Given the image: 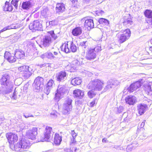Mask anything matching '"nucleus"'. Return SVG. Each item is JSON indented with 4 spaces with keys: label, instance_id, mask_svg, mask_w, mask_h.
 <instances>
[{
    "label": "nucleus",
    "instance_id": "f257e3e1",
    "mask_svg": "<svg viewBox=\"0 0 152 152\" xmlns=\"http://www.w3.org/2000/svg\"><path fill=\"white\" fill-rule=\"evenodd\" d=\"M10 76L7 73H5L2 75L0 80L1 84L4 87L6 90L4 93L6 94L12 91L13 84L10 80Z\"/></svg>",
    "mask_w": 152,
    "mask_h": 152
},
{
    "label": "nucleus",
    "instance_id": "f03ea898",
    "mask_svg": "<svg viewBox=\"0 0 152 152\" xmlns=\"http://www.w3.org/2000/svg\"><path fill=\"white\" fill-rule=\"evenodd\" d=\"M48 33L49 34L44 36L40 42L41 45L44 47L49 46L52 43L53 40H55L57 37L53 31H50Z\"/></svg>",
    "mask_w": 152,
    "mask_h": 152
},
{
    "label": "nucleus",
    "instance_id": "7ed1b4c3",
    "mask_svg": "<svg viewBox=\"0 0 152 152\" xmlns=\"http://www.w3.org/2000/svg\"><path fill=\"white\" fill-rule=\"evenodd\" d=\"M72 99L68 97L65 99L62 108V113L64 115L69 114L72 110Z\"/></svg>",
    "mask_w": 152,
    "mask_h": 152
},
{
    "label": "nucleus",
    "instance_id": "20e7f679",
    "mask_svg": "<svg viewBox=\"0 0 152 152\" xmlns=\"http://www.w3.org/2000/svg\"><path fill=\"white\" fill-rule=\"evenodd\" d=\"M104 84L102 81L97 79L91 82L89 84L90 89H94L95 90L101 91L102 89Z\"/></svg>",
    "mask_w": 152,
    "mask_h": 152
},
{
    "label": "nucleus",
    "instance_id": "39448f33",
    "mask_svg": "<svg viewBox=\"0 0 152 152\" xmlns=\"http://www.w3.org/2000/svg\"><path fill=\"white\" fill-rule=\"evenodd\" d=\"M66 92V90L64 86L59 85L56 93L54 99L56 101H58L64 97Z\"/></svg>",
    "mask_w": 152,
    "mask_h": 152
},
{
    "label": "nucleus",
    "instance_id": "423d86ee",
    "mask_svg": "<svg viewBox=\"0 0 152 152\" xmlns=\"http://www.w3.org/2000/svg\"><path fill=\"white\" fill-rule=\"evenodd\" d=\"M131 31L129 29H126L123 34H118L116 35L118 42L122 43L128 39L131 36Z\"/></svg>",
    "mask_w": 152,
    "mask_h": 152
},
{
    "label": "nucleus",
    "instance_id": "0eeeda50",
    "mask_svg": "<svg viewBox=\"0 0 152 152\" xmlns=\"http://www.w3.org/2000/svg\"><path fill=\"white\" fill-rule=\"evenodd\" d=\"M44 79L40 77H38L35 79L33 84L34 88L36 90L42 89L44 84Z\"/></svg>",
    "mask_w": 152,
    "mask_h": 152
},
{
    "label": "nucleus",
    "instance_id": "6e6552de",
    "mask_svg": "<svg viewBox=\"0 0 152 152\" xmlns=\"http://www.w3.org/2000/svg\"><path fill=\"white\" fill-rule=\"evenodd\" d=\"M37 128L33 127L27 130L26 132V137L28 139L34 140L37 134Z\"/></svg>",
    "mask_w": 152,
    "mask_h": 152
},
{
    "label": "nucleus",
    "instance_id": "1a4fd4ad",
    "mask_svg": "<svg viewBox=\"0 0 152 152\" xmlns=\"http://www.w3.org/2000/svg\"><path fill=\"white\" fill-rule=\"evenodd\" d=\"M27 66H23L19 67L18 68V73L20 77H23V78L26 79L29 77L30 74H26Z\"/></svg>",
    "mask_w": 152,
    "mask_h": 152
},
{
    "label": "nucleus",
    "instance_id": "9d476101",
    "mask_svg": "<svg viewBox=\"0 0 152 152\" xmlns=\"http://www.w3.org/2000/svg\"><path fill=\"white\" fill-rule=\"evenodd\" d=\"M6 137L8 141L10 144V147L13 146V145L18 140V137L17 134L10 132L6 134Z\"/></svg>",
    "mask_w": 152,
    "mask_h": 152
},
{
    "label": "nucleus",
    "instance_id": "9b49d317",
    "mask_svg": "<svg viewBox=\"0 0 152 152\" xmlns=\"http://www.w3.org/2000/svg\"><path fill=\"white\" fill-rule=\"evenodd\" d=\"M52 131V128L51 127L46 126L44 135L41 137V141L42 142H48Z\"/></svg>",
    "mask_w": 152,
    "mask_h": 152
},
{
    "label": "nucleus",
    "instance_id": "f8f14e48",
    "mask_svg": "<svg viewBox=\"0 0 152 152\" xmlns=\"http://www.w3.org/2000/svg\"><path fill=\"white\" fill-rule=\"evenodd\" d=\"M42 27V24L38 20L34 21L29 25V29L32 30H41Z\"/></svg>",
    "mask_w": 152,
    "mask_h": 152
},
{
    "label": "nucleus",
    "instance_id": "ddd939ff",
    "mask_svg": "<svg viewBox=\"0 0 152 152\" xmlns=\"http://www.w3.org/2000/svg\"><path fill=\"white\" fill-rule=\"evenodd\" d=\"M142 83L140 81H137L132 84L130 86L126 88V90L130 92H133L140 88Z\"/></svg>",
    "mask_w": 152,
    "mask_h": 152
},
{
    "label": "nucleus",
    "instance_id": "4468645a",
    "mask_svg": "<svg viewBox=\"0 0 152 152\" xmlns=\"http://www.w3.org/2000/svg\"><path fill=\"white\" fill-rule=\"evenodd\" d=\"M54 85L55 83L54 80L52 79L50 80L48 82L47 86L44 89L45 93L47 95H48Z\"/></svg>",
    "mask_w": 152,
    "mask_h": 152
},
{
    "label": "nucleus",
    "instance_id": "2eb2a0df",
    "mask_svg": "<svg viewBox=\"0 0 152 152\" xmlns=\"http://www.w3.org/2000/svg\"><path fill=\"white\" fill-rule=\"evenodd\" d=\"M56 80L59 82H63L66 79V73L65 71H62L56 74Z\"/></svg>",
    "mask_w": 152,
    "mask_h": 152
},
{
    "label": "nucleus",
    "instance_id": "dca6fc26",
    "mask_svg": "<svg viewBox=\"0 0 152 152\" xmlns=\"http://www.w3.org/2000/svg\"><path fill=\"white\" fill-rule=\"evenodd\" d=\"M21 148L24 151L28 149L31 146V143L29 140L27 139L23 138L21 140Z\"/></svg>",
    "mask_w": 152,
    "mask_h": 152
},
{
    "label": "nucleus",
    "instance_id": "f3484780",
    "mask_svg": "<svg viewBox=\"0 0 152 152\" xmlns=\"http://www.w3.org/2000/svg\"><path fill=\"white\" fill-rule=\"evenodd\" d=\"M118 82L117 81H113L112 80H110L107 82V85L105 87L104 91H105L108 90L113 88L118 85Z\"/></svg>",
    "mask_w": 152,
    "mask_h": 152
},
{
    "label": "nucleus",
    "instance_id": "a211bd4d",
    "mask_svg": "<svg viewBox=\"0 0 152 152\" xmlns=\"http://www.w3.org/2000/svg\"><path fill=\"white\" fill-rule=\"evenodd\" d=\"M73 94L75 97L80 99H82L84 95L83 91L78 89L74 90Z\"/></svg>",
    "mask_w": 152,
    "mask_h": 152
},
{
    "label": "nucleus",
    "instance_id": "6ab92c4d",
    "mask_svg": "<svg viewBox=\"0 0 152 152\" xmlns=\"http://www.w3.org/2000/svg\"><path fill=\"white\" fill-rule=\"evenodd\" d=\"M147 107V105L144 104H139L137 106V110L139 113L140 115L143 114L146 110V108Z\"/></svg>",
    "mask_w": 152,
    "mask_h": 152
},
{
    "label": "nucleus",
    "instance_id": "aec40b11",
    "mask_svg": "<svg viewBox=\"0 0 152 152\" xmlns=\"http://www.w3.org/2000/svg\"><path fill=\"white\" fill-rule=\"evenodd\" d=\"M125 100L126 103L130 105L134 104L136 101L135 97L132 96H130L126 97Z\"/></svg>",
    "mask_w": 152,
    "mask_h": 152
},
{
    "label": "nucleus",
    "instance_id": "412c9836",
    "mask_svg": "<svg viewBox=\"0 0 152 152\" xmlns=\"http://www.w3.org/2000/svg\"><path fill=\"white\" fill-rule=\"evenodd\" d=\"M82 21H85L84 26L86 28L89 27L91 28H93L94 27V23L92 19L85 20V18H83L82 19Z\"/></svg>",
    "mask_w": 152,
    "mask_h": 152
},
{
    "label": "nucleus",
    "instance_id": "4be33fe9",
    "mask_svg": "<svg viewBox=\"0 0 152 152\" xmlns=\"http://www.w3.org/2000/svg\"><path fill=\"white\" fill-rule=\"evenodd\" d=\"M65 10V5L63 3H58L56 4V11L57 13L63 12Z\"/></svg>",
    "mask_w": 152,
    "mask_h": 152
},
{
    "label": "nucleus",
    "instance_id": "5701e85b",
    "mask_svg": "<svg viewBox=\"0 0 152 152\" xmlns=\"http://www.w3.org/2000/svg\"><path fill=\"white\" fill-rule=\"evenodd\" d=\"M82 31V29L80 27H78L73 29L72 31V34L75 36H77L80 35Z\"/></svg>",
    "mask_w": 152,
    "mask_h": 152
},
{
    "label": "nucleus",
    "instance_id": "b1692460",
    "mask_svg": "<svg viewBox=\"0 0 152 152\" xmlns=\"http://www.w3.org/2000/svg\"><path fill=\"white\" fill-rule=\"evenodd\" d=\"M62 141L61 136L58 134H56L54 138V143L56 145H59Z\"/></svg>",
    "mask_w": 152,
    "mask_h": 152
},
{
    "label": "nucleus",
    "instance_id": "393cba45",
    "mask_svg": "<svg viewBox=\"0 0 152 152\" xmlns=\"http://www.w3.org/2000/svg\"><path fill=\"white\" fill-rule=\"evenodd\" d=\"M14 149L17 151L21 152L24 151L21 148V144L20 140V142H18L16 144L13 145Z\"/></svg>",
    "mask_w": 152,
    "mask_h": 152
},
{
    "label": "nucleus",
    "instance_id": "a878e982",
    "mask_svg": "<svg viewBox=\"0 0 152 152\" xmlns=\"http://www.w3.org/2000/svg\"><path fill=\"white\" fill-rule=\"evenodd\" d=\"M4 10L5 11H12L13 9V7L11 4H10L9 2L6 1L5 3Z\"/></svg>",
    "mask_w": 152,
    "mask_h": 152
},
{
    "label": "nucleus",
    "instance_id": "bb28decb",
    "mask_svg": "<svg viewBox=\"0 0 152 152\" xmlns=\"http://www.w3.org/2000/svg\"><path fill=\"white\" fill-rule=\"evenodd\" d=\"M81 82V80L78 77H76L72 79L71 81L72 84L74 86L80 85Z\"/></svg>",
    "mask_w": 152,
    "mask_h": 152
},
{
    "label": "nucleus",
    "instance_id": "cd10ccee",
    "mask_svg": "<svg viewBox=\"0 0 152 152\" xmlns=\"http://www.w3.org/2000/svg\"><path fill=\"white\" fill-rule=\"evenodd\" d=\"M145 16L148 18L151 19L149 20L151 21V25L152 24V11L148 10H146L144 12Z\"/></svg>",
    "mask_w": 152,
    "mask_h": 152
},
{
    "label": "nucleus",
    "instance_id": "c85d7f7f",
    "mask_svg": "<svg viewBox=\"0 0 152 152\" xmlns=\"http://www.w3.org/2000/svg\"><path fill=\"white\" fill-rule=\"evenodd\" d=\"M31 7V3L30 1L23 2L22 3V7L24 9L28 10Z\"/></svg>",
    "mask_w": 152,
    "mask_h": 152
},
{
    "label": "nucleus",
    "instance_id": "c756f323",
    "mask_svg": "<svg viewBox=\"0 0 152 152\" xmlns=\"http://www.w3.org/2000/svg\"><path fill=\"white\" fill-rule=\"evenodd\" d=\"M70 42H67V43H65L61 46V50L66 53H69L70 50L68 47L69 43V44Z\"/></svg>",
    "mask_w": 152,
    "mask_h": 152
},
{
    "label": "nucleus",
    "instance_id": "7c9ffc66",
    "mask_svg": "<svg viewBox=\"0 0 152 152\" xmlns=\"http://www.w3.org/2000/svg\"><path fill=\"white\" fill-rule=\"evenodd\" d=\"M87 55L90 57H96L97 53L93 48H90L88 51Z\"/></svg>",
    "mask_w": 152,
    "mask_h": 152
},
{
    "label": "nucleus",
    "instance_id": "2f4dec72",
    "mask_svg": "<svg viewBox=\"0 0 152 152\" xmlns=\"http://www.w3.org/2000/svg\"><path fill=\"white\" fill-rule=\"evenodd\" d=\"M15 57H23L25 56V53L21 50H17L15 52Z\"/></svg>",
    "mask_w": 152,
    "mask_h": 152
},
{
    "label": "nucleus",
    "instance_id": "473e14b6",
    "mask_svg": "<svg viewBox=\"0 0 152 152\" xmlns=\"http://www.w3.org/2000/svg\"><path fill=\"white\" fill-rule=\"evenodd\" d=\"M123 24L125 25H127L128 26L131 25L133 23L132 19L131 18H128L127 19H125L123 23Z\"/></svg>",
    "mask_w": 152,
    "mask_h": 152
},
{
    "label": "nucleus",
    "instance_id": "72a5a7b5",
    "mask_svg": "<svg viewBox=\"0 0 152 152\" xmlns=\"http://www.w3.org/2000/svg\"><path fill=\"white\" fill-rule=\"evenodd\" d=\"M99 21L100 24L107 25L109 24V21L107 20L104 18H100Z\"/></svg>",
    "mask_w": 152,
    "mask_h": 152
},
{
    "label": "nucleus",
    "instance_id": "f704fd0d",
    "mask_svg": "<svg viewBox=\"0 0 152 152\" xmlns=\"http://www.w3.org/2000/svg\"><path fill=\"white\" fill-rule=\"evenodd\" d=\"M69 44L70 45V50L72 52H75L77 50V47L74 44L73 42H69Z\"/></svg>",
    "mask_w": 152,
    "mask_h": 152
},
{
    "label": "nucleus",
    "instance_id": "c9c22d12",
    "mask_svg": "<svg viewBox=\"0 0 152 152\" xmlns=\"http://www.w3.org/2000/svg\"><path fill=\"white\" fill-rule=\"evenodd\" d=\"M91 90L89 91L88 93V96L91 98H93L94 97L96 94V93L94 91V89H91Z\"/></svg>",
    "mask_w": 152,
    "mask_h": 152
},
{
    "label": "nucleus",
    "instance_id": "e433bc0d",
    "mask_svg": "<svg viewBox=\"0 0 152 152\" xmlns=\"http://www.w3.org/2000/svg\"><path fill=\"white\" fill-rule=\"evenodd\" d=\"M19 1L20 0H12L11 2V4L14 6L16 10L17 9L18 3Z\"/></svg>",
    "mask_w": 152,
    "mask_h": 152
},
{
    "label": "nucleus",
    "instance_id": "4c0bfd02",
    "mask_svg": "<svg viewBox=\"0 0 152 152\" xmlns=\"http://www.w3.org/2000/svg\"><path fill=\"white\" fill-rule=\"evenodd\" d=\"M94 51L97 54L102 50L101 46L100 44H98L94 48H93Z\"/></svg>",
    "mask_w": 152,
    "mask_h": 152
},
{
    "label": "nucleus",
    "instance_id": "58836bf2",
    "mask_svg": "<svg viewBox=\"0 0 152 152\" xmlns=\"http://www.w3.org/2000/svg\"><path fill=\"white\" fill-rule=\"evenodd\" d=\"M137 146H134L133 144L128 145L126 149V151L127 152H131L132 149H134Z\"/></svg>",
    "mask_w": 152,
    "mask_h": 152
},
{
    "label": "nucleus",
    "instance_id": "ea45409f",
    "mask_svg": "<svg viewBox=\"0 0 152 152\" xmlns=\"http://www.w3.org/2000/svg\"><path fill=\"white\" fill-rule=\"evenodd\" d=\"M4 59L10 63H12L16 61V58H4Z\"/></svg>",
    "mask_w": 152,
    "mask_h": 152
},
{
    "label": "nucleus",
    "instance_id": "a19ab883",
    "mask_svg": "<svg viewBox=\"0 0 152 152\" xmlns=\"http://www.w3.org/2000/svg\"><path fill=\"white\" fill-rule=\"evenodd\" d=\"M44 57H54L53 56V54L50 51H48L43 55Z\"/></svg>",
    "mask_w": 152,
    "mask_h": 152
},
{
    "label": "nucleus",
    "instance_id": "79ce46f5",
    "mask_svg": "<svg viewBox=\"0 0 152 152\" xmlns=\"http://www.w3.org/2000/svg\"><path fill=\"white\" fill-rule=\"evenodd\" d=\"M49 12L47 8L44 9L41 11V14L42 15L45 16H47L48 15Z\"/></svg>",
    "mask_w": 152,
    "mask_h": 152
},
{
    "label": "nucleus",
    "instance_id": "37998d69",
    "mask_svg": "<svg viewBox=\"0 0 152 152\" xmlns=\"http://www.w3.org/2000/svg\"><path fill=\"white\" fill-rule=\"evenodd\" d=\"M19 27L18 24H12L10 26H8L9 30L12 29H16Z\"/></svg>",
    "mask_w": 152,
    "mask_h": 152
},
{
    "label": "nucleus",
    "instance_id": "c03bdc74",
    "mask_svg": "<svg viewBox=\"0 0 152 152\" xmlns=\"http://www.w3.org/2000/svg\"><path fill=\"white\" fill-rule=\"evenodd\" d=\"M58 21L56 20H55L49 22V25L51 26L57 25H58Z\"/></svg>",
    "mask_w": 152,
    "mask_h": 152
},
{
    "label": "nucleus",
    "instance_id": "a18cd8bd",
    "mask_svg": "<svg viewBox=\"0 0 152 152\" xmlns=\"http://www.w3.org/2000/svg\"><path fill=\"white\" fill-rule=\"evenodd\" d=\"M27 70H26V74H30L29 77L31 75L32 72H33V69L30 67L27 66Z\"/></svg>",
    "mask_w": 152,
    "mask_h": 152
},
{
    "label": "nucleus",
    "instance_id": "49530a36",
    "mask_svg": "<svg viewBox=\"0 0 152 152\" xmlns=\"http://www.w3.org/2000/svg\"><path fill=\"white\" fill-rule=\"evenodd\" d=\"M124 107L122 106H120L117 108V111L118 113H120L124 110Z\"/></svg>",
    "mask_w": 152,
    "mask_h": 152
},
{
    "label": "nucleus",
    "instance_id": "de8ad7c7",
    "mask_svg": "<svg viewBox=\"0 0 152 152\" xmlns=\"http://www.w3.org/2000/svg\"><path fill=\"white\" fill-rule=\"evenodd\" d=\"M104 12L102 10L96 11V13L98 15H102L104 14Z\"/></svg>",
    "mask_w": 152,
    "mask_h": 152
},
{
    "label": "nucleus",
    "instance_id": "09e8293b",
    "mask_svg": "<svg viewBox=\"0 0 152 152\" xmlns=\"http://www.w3.org/2000/svg\"><path fill=\"white\" fill-rule=\"evenodd\" d=\"M98 99H94L92 102L90 103V106L92 107L94 106V105L95 104L96 102H97Z\"/></svg>",
    "mask_w": 152,
    "mask_h": 152
},
{
    "label": "nucleus",
    "instance_id": "8fccbe9b",
    "mask_svg": "<svg viewBox=\"0 0 152 152\" xmlns=\"http://www.w3.org/2000/svg\"><path fill=\"white\" fill-rule=\"evenodd\" d=\"M76 142L75 138H72L71 139V140L70 142V144L71 145H74Z\"/></svg>",
    "mask_w": 152,
    "mask_h": 152
},
{
    "label": "nucleus",
    "instance_id": "3c124183",
    "mask_svg": "<svg viewBox=\"0 0 152 152\" xmlns=\"http://www.w3.org/2000/svg\"><path fill=\"white\" fill-rule=\"evenodd\" d=\"M80 45L81 47L84 46H87L88 43L86 41L84 42L83 41L81 42L80 43Z\"/></svg>",
    "mask_w": 152,
    "mask_h": 152
},
{
    "label": "nucleus",
    "instance_id": "603ef678",
    "mask_svg": "<svg viewBox=\"0 0 152 152\" xmlns=\"http://www.w3.org/2000/svg\"><path fill=\"white\" fill-rule=\"evenodd\" d=\"M71 134L72 138H75L77 135V134L75 132L74 130L72 131Z\"/></svg>",
    "mask_w": 152,
    "mask_h": 152
},
{
    "label": "nucleus",
    "instance_id": "864d4df0",
    "mask_svg": "<svg viewBox=\"0 0 152 152\" xmlns=\"http://www.w3.org/2000/svg\"><path fill=\"white\" fill-rule=\"evenodd\" d=\"M50 64L49 63H44L40 65H39L40 67L42 68L43 66H46V67H49Z\"/></svg>",
    "mask_w": 152,
    "mask_h": 152
},
{
    "label": "nucleus",
    "instance_id": "5fc2aeb1",
    "mask_svg": "<svg viewBox=\"0 0 152 152\" xmlns=\"http://www.w3.org/2000/svg\"><path fill=\"white\" fill-rule=\"evenodd\" d=\"M17 98V96L16 95V92L14 91L13 94L12 96V98L14 99H16Z\"/></svg>",
    "mask_w": 152,
    "mask_h": 152
},
{
    "label": "nucleus",
    "instance_id": "6e6d98bb",
    "mask_svg": "<svg viewBox=\"0 0 152 152\" xmlns=\"http://www.w3.org/2000/svg\"><path fill=\"white\" fill-rule=\"evenodd\" d=\"M148 89L149 91H148V94L151 95L152 94V90L151 89V88L150 86L148 87Z\"/></svg>",
    "mask_w": 152,
    "mask_h": 152
},
{
    "label": "nucleus",
    "instance_id": "4d7b16f0",
    "mask_svg": "<svg viewBox=\"0 0 152 152\" xmlns=\"http://www.w3.org/2000/svg\"><path fill=\"white\" fill-rule=\"evenodd\" d=\"M10 53L8 52H6L4 53V57H10Z\"/></svg>",
    "mask_w": 152,
    "mask_h": 152
},
{
    "label": "nucleus",
    "instance_id": "13d9d810",
    "mask_svg": "<svg viewBox=\"0 0 152 152\" xmlns=\"http://www.w3.org/2000/svg\"><path fill=\"white\" fill-rule=\"evenodd\" d=\"M7 30H9L8 28V26L4 28L1 30L0 31V32H3Z\"/></svg>",
    "mask_w": 152,
    "mask_h": 152
},
{
    "label": "nucleus",
    "instance_id": "bf43d9fd",
    "mask_svg": "<svg viewBox=\"0 0 152 152\" xmlns=\"http://www.w3.org/2000/svg\"><path fill=\"white\" fill-rule=\"evenodd\" d=\"M23 115L26 118H28L29 117H33V115H29H29H27V114L25 115L24 114Z\"/></svg>",
    "mask_w": 152,
    "mask_h": 152
},
{
    "label": "nucleus",
    "instance_id": "052dcab7",
    "mask_svg": "<svg viewBox=\"0 0 152 152\" xmlns=\"http://www.w3.org/2000/svg\"><path fill=\"white\" fill-rule=\"evenodd\" d=\"M64 151L66 152H71V150L70 149L67 148H65L64 149Z\"/></svg>",
    "mask_w": 152,
    "mask_h": 152
},
{
    "label": "nucleus",
    "instance_id": "680f3d73",
    "mask_svg": "<svg viewBox=\"0 0 152 152\" xmlns=\"http://www.w3.org/2000/svg\"><path fill=\"white\" fill-rule=\"evenodd\" d=\"M78 150V149L76 148H73L72 149V152H77V151Z\"/></svg>",
    "mask_w": 152,
    "mask_h": 152
},
{
    "label": "nucleus",
    "instance_id": "e2e57ef3",
    "mask_svg": "<svg viewBox=\"0 0 152 152\" xmlns=\"http://www.w3.org/2000/svg\"><path fill=\"white\" fill-rule=\"evenodd\" d=\"M70 72H74L75 71V69L74 68L73 66H71V69H70Z\"/></svg>",
    "mask_w": 152,
    "mask_h": 152
},
{
    "label": "nucleus",
    "instance_id": "0e129e2a",
    "mask_svg": "<svg viewBox=\"0 0 152 152\" xmlns=\"http://www.w3.org/2000/svg\"><path fill=\"white\" fill-rule=\"evenodd\" d=\"M87 60H94L95 58H86Z\"/></svg>",
    "mask_w": 152,
    "mask_h": 152
},
{
    "label": "nucleus",
    "instance_id": "69168bd1",
    "mask_svg": "<svg viewBox=\"0 0 152 152\" xmlns=\"http://www.w3.org/2000/svg\"><path fill=\"white\" fill-rule=\"evenodd\" d=\"M144 125V122H142L141 124H140V127L142 128L143 127Z\"/></svg>",
    "mask_w": 152,
    "mask_h": 152
},
{
    "label": "nucleus",
    "instance_id": "338daca9",
    "mask_svg": "<svg viewBox=\"0 0 152 152\" xmlns=\"http://www.w3.org/2000/svg\"><path fill=\"white\" fill-rule=\"evenodd\" d=\"M71 1L72 3H75L77 2V0H71Z\"/></svg>",
    "mask_w": 152,
    "mask_h": 152
},
{
    "label": "nucleus",
    "instance_id": "774afa93",
    "mask_svg": "<svg viewBox=\"0 0 152 152\" xmlns=\"http://www.w3.org/2000/svg\"><path fill=\"white\" fill-rule=\"evenodd\" d=\"M83 1L86 3H88L91 0H83Z\"/></svg>",
    "mask_w": 152,
    "mask_h": 152
}]
</instances>
